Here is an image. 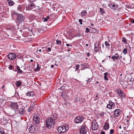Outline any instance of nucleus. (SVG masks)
Returning <instances> with one entry per match:
<instances>
[{
  "label": "nucleus",
  "mask_w": 134,
  "mask_h": 134,
  "mask_svg": "<svg viewBox=\"0 0 134 134\" xmlns=\"http://www.w3.org/2000/svg\"><path fill=\"white\" fill-rule=\"evenodd\" d=\"M61 94L64 101H66L69 99V95L67 94V93L64 91L61 92Z\"/></svg>",
  "instance_id": "7"
},
{
  "label": "nucleus",
  "mask_w": 134,
  "mask_h": 134,
  "mask_svg": "<svg viewBox=\"0 0 134 134\" xmlns=\"http://www.w3.org/2000/svg\"><path fill=\"white\" fill-rule=\"evenodd\" d=\"M81 134H86L87 131L84 125H82L79 129Z\"/></svg>",
  "instance_id": "10"
},
{
  "label": "nucleus",
  "mask_w": 134,
  "mask_h": 134,
  "mask_svg": "<svg viewBox=\"0 0 134 134\" xmlns=\"http://www.w3.org/2000/svg\"><path fill=\"white\" fill-rule=\"evenodd\" d=\"M101 134H105V132L104 131H102L101 133Z\"/></svg>",
  "instance_id": "51"
},
{
  "label": "nucleus",
  "mask_w": 134,
  "mask_h": 134,
  "mask_svg": "<svg viewBox=\"0 0 134 134\" xmlns=\"http://www.w3.org/2000/svg\"><path fill=\"white\" fill-rule=\"evenodd\" d=\"M100 12H101L102 14H103L105 12L104 11V9L103 8H100Z\"/></svg>",
  "instance_id": "29"
},
{
  "label": "nucleus",
  "mask_w": 134,
  "mask_h": 134,
  "mask_svg": "<svg viewBox=\"0 0 134 134\" xmlns=\"http://www.w3.org/2000/svg\"><path fill=\"white\" fill-rule=\"evenodd\" d=\"M130 119H128L127 120H126L127 122H129V121H130Z\"/></svg>",
  "instance_id": "57"
},
{
  "label": "nucleus",
  "mask_w": 134,
  "mask_h": 134,
  "mask_svg": "<svg viewBox=\"0 0 134 134\" xmlns=\"http://www.w3.org/2000/svg\"><path fill=\"white\" fill-rule=\"evenodd\" d=\"M117 57V58H118L119 57V55H118L117 56H116Z\"/></svg>",
  "instance_id": "62"
},
{
  "label": "nucleus",
  "mask_w": 134,
  "mask_h": 134,
  "mask_svg": "<svg viewBox=\"0 0 134 134\" xmlns=\"http://www.w3.org/2000/svg\"><path fill=\"white\" fill-rule=\"evenodd\" d=\"M45 49H47L48 48H47V47H45Z\"/></svg>",
  "instance_id": "64"
},
{
  "label": "nucleus",
  "mask_w": 134,
  "mask_h": 134,
  "mask_svg": "<svg viewBox=\"0 0 134 134\" xmlns=\"http://www.w3.org/2000/svg\"><path fill=\"white\" fill-rule=\"evenodd\" d=\"M90 78L88 79V80H86V81H87V82H88V81H89V80H90Z\"/></svg>",
  "instance_id": "60"
},
{
  "label": "nucleus",
  "mask_w": 134,
  "mask_h": 134,
  "mask_svg": "<svg viewBox=\"0 0 134 134\" xmlns=\"http://www.w3.org/2000/svg\"><path fill=\"white\" fill-rule=\"evenodd\" d=\"M96 120H94L92 124V130H95L97 129L98 126L96 125Z\"/></svg>",
  "instance_id": "9"
},
{
  "label": "nucleus",
  "mask_w": 134,
  "mask_h": 134,
  "mask_svg": "<svg viewBox=\"0 0 134 134\" xmlns=\"http://www.w3.org/2000/svg\"><path fill=\"white\" fill-rule=\"evenodd\" d=\"M110 5L112 6L113 7H114L115 6V4L114 3H112V4H111Z\"/></svg>",
  "instance_id": "45"
},
{
  "label": "nucleus",
  "mask_w": 134,
  "mask_h": 134,
  "mask_svg": "<svg viewBox=\"0 0 134 134\" xmlns=\"http://www.w3.org/2000/svg\"><path fill=\"white\" fill-rule=\"evenodd\" d=\"M131 22L133 23H134V20H132V21H131Z\"/></svg>",
  "instance_id": "58"
},
{
  "label": "nucleus",
  "mask_w": 134,
  "mask_h": 134,
  "mask_svg": "<svg viewBox=\"0 0 134 134\" xmlns=\"http://www.w3.org/2000/svg\"><path fill=\"white\" fill-rule=\"evenodd\" d=\"M46 50L48 52H50L51 50V48L50 47H48Z\"/></svg>",
  "instance_id": "39"
},
{
  "label": "nucleus",
  "mask_w": 134,
  "mask_h": 134,
  "mask_svg": "<svg viewBox=\"0 0 134 134\" xmlns=\"http://www.w3.org/2000/svg\"><path fill=\"white\" fill-rule=\"evenodd\" d=\"M87 55L88 57H89L90 55V54L89 53H87Z\"/></svg>",
  "instance_id": "54"
},
{
  "label": "nucleus",
  "mask_w": 134,
  "mask_h": 134,
  "mask_svg": "<svg viewBox=\"0 0 134 134\" xmlns=\"http://www.w3.org/2000/svg\"><path fill=\"white\" fill-rule=\"evenodd\" d=\"M99 114L100 115V116H101L102 117L104 116V113H100Z\"/></svg>",
  "instance_id": "43"
},
{
  "label": "nucleus",
  "mask_w": 134,
  "mask_h": 134,
  "mask_svg": "<svg viewBox=\"0 0 134 134\" xmlns=\"http://www.w3.org/2000/svg\"><path fill=\"white\" fill-rule=\"evenodd\" d=\"M115 106V103L114 102H112L111 100H110L109 101V104L107 105V107L109 109H111L112 108V106L114 108V107Z\"/></svg>",
  "instance_id": "13"
},
{
  "label": "nucleus",
  "mask_w": 134,
  "mask_h": 134,
  "mask_svg": "<svg viewBox=\"0 0 134 134\" xmlns=\"http://www.w3.org/2000/svg\"><path fill=\"white\" fill-rule=\"evenodd\" d=\"M109 125L107 123H106L104 126L103 128L104 129L107 130L109 128Z\"/></svg>",
  "instance_id": "16"
},
{
  "label": "nucleus",
  "mask_w": 134,
  "mask_h": 134,
  "mask_svg": "<svg viewBox=\"0 0 134 134\" xmlns=\"http://www.w3.org/2000/svg\"><path fill=\"white\" fill-rule=\"evenodd\" d=\"M33 119L34 121L37 124H38L39 123L40 119L39 116L37 115H36L34 116Z\"/></svg>",
  "instance_id": "12"
},
{
  "label": "nucleus",
  "mask_w": 134,
  "mask_h": 134,
  "mask_svg": "<svg viewBox=\"0 0 134 134\" xmlns=\"http://www.w3.org/2000/svg\"><path fill=\"white\" fill-rule=\"evenodd\" d=\"M8 58L10 60H13L15 58L18 56L13 53L9 54L7 56Z\"/></svg>",
  "instance_id": "8"
},
{
  "label": "nucleus",
  "mask_w": 134,
  "mask_h": 134,
  "mask_svg": "<svg viewBox=\"0 0 134 134\" xmlns=\"http://www.w3.org/2000/svg\"><path fill=\"white\" fill-rule=\"evenodd\" d=\"M4 132V130H3L2 129L0 128V133L1 134H2V133H3Z\"/></svg>",
  "instance_id": "35"
},
{
  "label": "nucleus",
  "mask_w": 134,
  "mask_h": 134,
  "mask_svg": "<svg viewBox=\"0 0 134 134\" xmlns=\"http://www.w3.org/2000/svg\"><path fill=\"white\" fill-rule=\"evenodd\" d=\"M114 130L113 129H111L110 130V133L111 134L113 133L114 132Z\"/></svg>",
  "instance_id": "40"
},
{
  "label": "nucleus",
  "mask_w": 134,
  "mask_h": 134,
  "mask_svg": "<svg viewBox=\"0 0 134 134\" xmlns=\"http://www.w3.org/2000/svg\"><path fill=\"white\" fill-rule=\"evenodd\" d=\"M26 95L30 97H33L35 95V93L33 91L28 92L26 93Z\"/></svg>",
  "instance_id": "15"
},
{
  "label": "nucleus",
  "mask_w": 134,
  "mask_h": 134,
  "mask_svg": "<svg viewBox=\"0 0 134 134\" xmlns=\"http://www.w3.org/2000/svg\"><path fill=\"white\" fill-rule=\"evenodd\" d=\"M122 42H124V43H126L127 42V41L126 40V38H122Z\"/></svg>",
  "instance_id": "36"
},
{
  "label": "nucleus",
  "mask_w": 134,
  "mask_h": 134,
  "mask_svg": "<svg viewBox=\"0 0 134 134\" xmlns=\"http://www.w3.org/2000/svg\"><path fill=\"white\" fill-rule=\"evenodd\" d=\"M75 99L76 102H77L80 100V98L78 97H76L75 98Z\"/></svg>",
  "instance_id": "31"
},
{
  "label": "nucleus",
  "mask_w": 134,
  "mask_h": 134,
  "mask_svg": "<svg viewBox=\"0 0 134 134\" xmlns=\"http://www.w3.org/2000/svg\"><path fill=\"white\" fill-rule=\"evenodd\" d=\"M51 67L52 68H53L54 67V65H52L51 66Z\"/></svg>",
  "instance_id": "59"
},
{
  "label": "nucleus",
  "mask_w": 134,
  "mask_h": 134,
  "mask_svg": "<svg viewBox=\"0 0 134 134\" xmlns=\"http://www.w3.org/2000/svg\"><path fill=\"white\" fill-rule=\"evenodd\" d=\"M36 0H29V1H30L31 2H34Z\"/></svg>",
  "instance_id": "52"
},
{
  "label": "nucleus",
  "mask_w": 134,
  "mask_h": 134,
  "mask_svg": "<svg viewBox=\"0 0 134 134\" xmlns=\"http://www.w3.org/2000/svg\"><path fill=\"white\" fill-rule=\"evenodd\" d=\"M33 25L35 27H36L37 26L36 24H35V23H33Z\"/></svg>",
  "instance_id": "48"
},
{
  "label": "nucleus",
  "mask_w": 134,
  "mask_h": 134,
  "mask_svg": "<svg viewBox=\"0 0 134 134\" xmlns=\"http://www.w3.org/2000/svg\"><path fill=\"white\" fill-rule=\"evenodd\" d=\"M105 45L106 46V47H107L108 48H109V49H110V44L109 43H108L107 41H105Z\"/></svg>",
  "instance_id": "20"
},
{
  "label": "nucleus",
  "mask_w": 134,
  "mask_h": 134,
  "mask_svg": "<svg viewBox=\"0 0 134 134\" xmlns=\"http://www.w3.org/2000/svg\"><path fill=\"white\" fill-rule=\"evenodd\" d=\"M33 6V5L32 4H31L29 5V6L31 7H32Z\"/></svg>",
  "instance_id": "53"
},
{
  "label": "nucleus",
  "mask_w": 134,
  "mask_h": 134,
  "mask_svg": "<svg viewBox=\"0 0 134 134\" xmlns=\"http://www.w3.org/2000/svg\"><path fill=\"white\" fill-rule=\"evenodd\" d=\"M122 52L124 54V55L127 53V48H125L122 51Z\"/></svg>",
  "instance_id": "26"
},
{
  "label": "nucleus",
  "mask_w": 134,
  "mask_h": 134,
  "mask_svg": "<svg viewBox=\"0 0 134 134\" xmlns=\"http://www.w3.org/2000/svg\"><path fill=\"white\" fill-rule=\"evenodd\" d=\"M80 65L79 64L77 65L76 67V69L77 70H78L79 69V66Z\"/></svg>",
  "instance_id": "38"
},
{
  "label": "nucleus",
  "mask_w": 134,
  "mask_h": 134,
  "mask_svg": "<svg viewBox=\"0 0 134 134\" xmlns=\"http://www.w3.org/2000/svg\"><path fill=\"white\" fill-rule=\"evenodd\" d=\"M10 107L11 109L14 111L13 113L11 114V115H13L18 110V105L17 102H12L10 104Z\"/></svg>",
  "instance_id": "2"
},
{
  "label": "nucleus",
  "mask_w": 134,
  "mask_h": 134,
  "mask_svg": "<svg viewBox=\"0 0 134 134\" xmlns=\"http://www.w3.org/2000/svg\"><path fill=\"white\" fill-rule=\"evenodd\" d=\"M8 3L9 5L10 6L13 5L14 2L11 0H7Z\"/></svg>",
  "instance_id": "18"
},
{
  "label": "nucleus",
  "mask_w": 134,
  "mask_h": 134,
  "mask_svg": "<svg viewBox=\"0 0 134 134\" xmlns=\"http://www.w3.org/2000/svg\"><path fill=\"white\" fill-rule=\"evenodd\" d=\"M49 16H47V18H47V19H49Z\"/></svg>",
  "instance_id": "63"
},
{
  "label": "nucleus",
  "mask_w": 134,
  "mask_h": 134,
  "mask_svg": "<svg viewBox=\"0 0 134 134\" xmlns=\"http://www.w3.org/2000/svg\"><path fill=\"white\" fill-rule=\"evenodd\" d=\"M35 105V103H34L32 104H31L30 107H32L33 109L34 108V107Z\"/></svg>",
  "instance_id": "33"
},
{
  "label": "nucleus",
  "mask_w": 134,
  "mask_h": 134,
  "mask_svg": "<svg viewBox=\"0 0 134 134\" xmlns=\"http://www.w3.org/2000/svg\"><path fill=\"white\" fill-rule=\"evenodd\" d=\"M33 109L32 108V107H30L28 109V111L29 112H30Z\"/></svg>",
  "instance_id": "34"
},
{
  "label": "nucleus",
  "mask_w": 134,
  "mask_h": 134,
  "mask_svg": "<svg viewBox=\"0 0 134 134\" xmlns=\"http://www.w3.org/2000/svg\"><path fill=\"white\" fill-rule=\"evenodd\" d=\"M64 86H62L60 88V89H61L62 90L63 89L64 90Z\"/></svg>",
  "instance_id": "46"
},
{
  "label": "nucleus",
  "mask_w": 134,
  "mask_h": 134,
  "mask_svg": "<svg viewBox=\"0 0 134 134\" xmlns=\"http://www.w3.org/2000/svg\"><path fill=\"white\" fill-rule=\"evenodd\" d=\"M19 111L20 113L21 114H23L25 112L23 108H22L20 109Z\"/></svg>",
  "instance_id": "24"
},
{
  "label": "nucleus",
  "mask_w": 134,
  "mask_h": 134,
  "mask_svg": "<svg viewBox=\"0 0 134 134\" xmlns=\"http://www.w3.org/2000/svg\"><path fill=\"white\" fill-rule=\"evenodd\" d=\"M90 31V29L88 28H87L86 29V32H88Z\"/></svg>",
  "instance_id": "42"
},
{
  "label": "nucleus",
  "mask_w": 134,
  "mask_h": 134,
  "mask_svg": "<svg viewBox=\"0 0 134 134\" xmlns=\"http://www.w3.org/2000/svg\"><path fill=\"white\" fill-rule=\"evenodd\" d=\"M25 18L23 15L21 14H18L17 18V21L19 23H21L24 21Z\"/></svg>",
  "instance_id": "5"
},
{
  "label": "nucleus",
  "mask_w": 134,
  "mask_h": 134,
  "mask_svg": "<svg viewBox=\"0 0 134 134\" xmlns=\"http://www.w3.org/2000/svg\"><path fill=\"white\" fill-rule=\"evenodd\" d=\"M104 76H107V73H105L104 74Z\"/></svg>",
  "instance_id": "50"
},
{
  "label": "nucleus",
  "mask_w": 134,
  "mask_h": 134,
  "mask_svg": "<svg viewBox=\"0 0 134 134\" xmlns=\"http://www.w3.org/2000/svg\"><path fill=\"white\" fill-rule=\"evenodd\" d=\"M16 68L18 73H21L22 72V71L20 69V67L18 66H16Z\"/></svg>",
  "instance_id": "23"
},
{
  "label": "nucleus",
  "mask_w": 134,
  "mask_h": 134,
  "mask_svg": "<svg viewBox=\"0 0 134 134\" xmlns=\"http://www.w3.org/2000/svg\"><path fill=\"white\" fill-rule=\"evenodd\" d=\"M69 126L68 125H66L65 126H60L58 127L57 130L59 133H64L68 129Z\"/></svg>",
  "instance_id": "3"
},
{
  "label": "nucleus",
  "mask_w": 134,
  "mask_h": 134,
  "mask_svg": "<svg viewBox=\"0 0 134 134\" xmlns=\"http://www.w3.org/2000/svg\"><path fill=\"white\" fill-rule=\"evenodd\" d=\"M104 79L105 80H108V79H107V76H104Z\"/></svg>",
  "instance_id": "44"
},
{
  "label": "nucleus",
  "mask_w": 134,
  "mask_h": 134,
  "mask_svg": "<svg viewBox=\"0 0 134 134\" xmlns=\"http://www.w3.org/2000/svg\"><path fill=\"white\" fill-rule=\"evenodd\" d=\"M123 127L124 128V130H126V127H124L123 126Z\"/></svg>",
  "instance_id": "56"
},
{
  "label": "nucleus",
  "mask_w": 134,
  "mask_h": 134,
  "mask_svg": "<svg viewBox=\"0 0 134 134\" xmlns=\"http://www.w3.org/2000/svg\"><path fill=\"white\" fill-rule=\"evenodd\" d=\"M80 103H83L85 102V100L83 98H81V99H80Z\"/></svg>",
  "instance_id": "27"
},
{
  "label": "nucleus",
  "mask_w": 134,
  "mask_h": 134,
  "mask_svg": "<svg viewBox=\"0 0 134 134\" xmlns=\"http://www.w3.org/2000/svg\"><path fill=\"white\" fill-rule=\"evenodd\" d=\"M111 58L114 61H115L116 60L118 59V58H117L116 56L114 55L111 57Z\"/></svg>",
  "instance_id": "25"
},
{
  "label": "nucleus",
  "mask_w": 134,
  "mask_h": 134,
  "mask_svg": "<svg viewBox=\"0 0 134 134\" xmlns=\"http://www.w3.org/2000/svg\"><path fill=\"white\" fill-rule=\"evenodd\" d=\"M79 21L80 23V24L81 25H82V19H79Z\"/></svg>",
  "instance_id": "37"
},
{
  "label": "nucleus",
  "mask_w": 134,
  "mask_h": 134,
  "mask_svg": "<svg viewBox=\"0 0 134 134\" xmlns=\"http://www.w3.org/2000/svg\"><path fill=\"white\" fill-rule=\"evenodd\" d=\"M99 47V44H98L96 45V44H95L94 45V51L96 52H97L98 51V49Z\"/></svg>",
  "instance_id": "17"
},
{
  "label": "nucleus",
  "mask_w": 134,
  "mask_h": 134,
  "mask_svg": "<svg viewBox=\"0 0 134 134\" xmlns=\"http://www.w3.org/2000/svg\"><path fill=\"white\" fill-rule=\"evenodd\" d=\"M40 67L39 66V65L37 64V68L34 69L35 71H36L40 70Z\"/></svg>",
  "instance_id": "28"
},
{
  "label": "nucleus",
  "mask_w": 134,
  "mask_h": 134,
  "mask_svg": "<svg viewBox=\"0 0 134 134\" xmlns=\"http://www.w3.org/2000/svg\"><path fill=\"white\" fill-rule=\"evenodd\" d=\"M48 20V19H47V18H45L44 19V21L45 22L47 21Z\"/></svg>",
  "instance_id": "49"
},
{
  "label": "nucleus",
  "mask_w": 134,
  "mask_h": 134,
  "mask_svg": "<svg viewBox=\"0 0 134 134\" xmlns=\"http://www.w3.org/2000/svg\"><path fill=\"white\" fill-rule=\"evenodd\" d=\"M56 115H54L52 118H48L46 120V126L49 129H51L54 126V125L55 122V120L57 119L56 117Z\"/></svg>",
  "instance_id": "1"
},
{
  "label": "nucleus",
  "mask_w": 134,
  "mask_h": 134,
  "mask_svg": "<svg viewBox=\"0 0 134 134\" xmlns=\"http://www.w3.org/2000/svg\"><path fill=\"white\" fill-rule=\"evenodd\" d=\"M83 120V117L81 116H78L75 117L74 119V122L76 123H81Z\"/></svg>",
  "instance_id": "4"
},
{
  "label": "nucleus",
  "mask_w": 134,
  "mask_h": 134,
  "mask_svg": "<svg viewBox=\"0 0 134 134\" xmlns=\"http://www.w3.org/2000/svg\"><path fill=\"white\" fill-rule=\"evenodd\" d=\"M121 112L120 109H116L115 110L114 113V117H116L119 116Z\"/></svg>",
  "instance_id": "11"
},
{
  "label": "nucleus",
  "mask_w": 134,
  "mask_h": 134,
  "mask_svg": "<svg viewBox=\"0 0 134 134\" xmlns=\"http://www.w3.org/2000/svg\"><path fill=\"white\" fill-rule=\"evenodd\" d=\"M118 93L119 96L122 99L125 98V94L122 91L119 90V91H118Z\"/></svg>",
  "instance_id": "14"
},
{
  "label": "nucleus",
  "mask_w": 134,
  "mask_h": 134,
  "mask_svg": "<svg viewBox=\"0 0 134 134\" xmlns=\"http://www.w3.org/2000/svg\"><path fill=\"white\" fill-rule=\"evenodd\" d=\"M63 105L64 107H66L69 106L70 103L69 102H66L63 103Z\"/></svg>",
  "instance_id": "19"
},
{
  "label": "nucleus",
  "mask_w": 134,
  "mask_h": 134,
  "mask_svg": "<svg viewBox=\"0 0 134 134\" xmlns=\"http://www.w3.org/2000/svg\"><path fill=\"white\" fill-rule=\"evenodd\" d=\"M27 129H28L29 132L31 133H34L35 131L34 126L32 124L28 125Z\"/></svg>",
  "instance_id": "6"
},
{
  "label": "nucleus",
  "mask_w": 134,
  "mask_h": 134,
  "mask_svg": "<svg viewBox=\"0 0 134 134\" xmlns=\"http://www.w3.org/2000/svg\"><path fill=\"white\" fill-rule=\"evenodd\" d=\"M66 45L67 46H70L71 47L72 46V45L71 44L70 45L69 44H66Z\"/></svg>",
  "instance_id": "47"
},
{
  "label": "nucleus",
  "mask_w": 134,
  "mask_h": 134,
  "mask_svg": "<svg viewBox=\"0 0 134 134\" xmlns=\"http://www.w3.org/2000/svg\"><path fill=\"white\" fill-rule=\"evenodd\" d=\"M15 84L18 87L20 86L21 84V83L19 81H17L15 82Z\"/></svg>",
  "instance_id": "22"
},
{
  "label": "nucleus",
  "mask_w": 134,
  "mask_h": 134,
  "mask_svg": "<svg viewBox=\"0 0 134 134\" xmlns=\"http://www.w3.org/2000/svg\"><path fill=\"white\" fill-rule=\"evenodd\" d=\"M119 128L120 129H121V125H120L119 126Z\"/></svg>",
  "instance_id": "55"
},
{
  "label": "nucleus",
  "mask_w": 134,
  "mask_h": 134,
  "mask_svg": "<svg viewBox=\"0 0 134 134\" xmlns=\"http://www.w3.org/2000/svg\"><path fill=\"white\" fill-rule=\"evenodd\" d=\"M87 13L86 10H84L81 12V14L82 16H85L86 15Z\"/></svg>",
  "instance_id": "21"
},
{
  "label": "nucleus",
  "mask_w": 134,
  "mask_h": 134,
  "mask_svg": "<svg viewBox=\"0 0 134 134\" xmlns=\"http://www.w3.org/2000/svg\"><path fill=\"white\" fill-rule=\"evenodd\" d=\"M9 69L10 70H12L13 69V66L12 65H10L9 66Z\"/></svg>",
  "instance_id": "41"
},
{
  "label": "nucleus",
  "mask_w": 134,
  "mask_h": 134,
  "mask_svg": "<svg viewBox=\"0 0 134 134\" xmlns=\"http://www.w3.org/2000/svg\"><path fill=\"white\" fill-rule=\"evenodd\" d=\"M22 8L20 5H18L17 7V9L18 10L20 11L21 10Z\"/></svg>",
  "instance_id": "30"
},
{
  "label": "nucleus",
  "mask_w": 134,
  "mask_h": 134,
  "mask_svg": "<svg viewBox=\"0 0 134 134\" xmlns=\"http://www.w3.org/2000/svg\"><path fill=\"white\" fill-rule=\"evenodd\" d=\"M56 42L58 44H61L62 42L60 40H56Z\"/></svg>",
  "instance_id": "32"
},
{
  "label": "nucleus",
  "mask_w": 134,
  "mask_h": 134,
  "mask_svg": "<svg viewBox=\"0 0 134 134\" xmlns=\"http://www.w3.org/2000/svg\"><path fill=\"white\" fill-rule=\"evenodd\" d=\"M4 88V85L2 87V89Z\"/></svg>",
  "instance_id": "61"
}]
</instances>
